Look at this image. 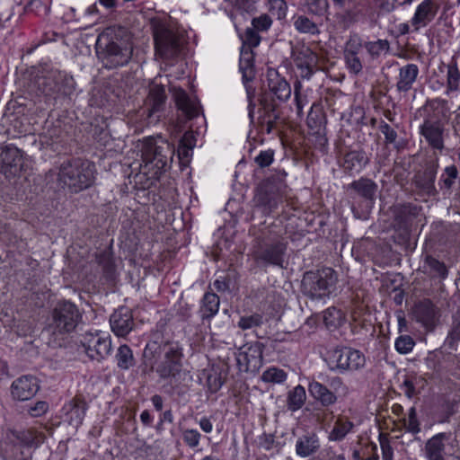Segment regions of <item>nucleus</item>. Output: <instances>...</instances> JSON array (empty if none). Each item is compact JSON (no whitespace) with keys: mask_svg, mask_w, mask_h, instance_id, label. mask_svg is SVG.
I'll list each match as a JSON object with an SVG mask.
<instances>
[{"mask_svg":"<svg viewBox=\"0 0 460 460\" xmlns=\"http://www.w3.org/2000/svg\"><path fill=\"white\" fill-rule=\"evenodd\" d=\"M412 318L428 332H432L440 319V309L430 300L425 298L414 305Z\"/></svg>","mask_w":460,"mask_h":460,"instance_id":"f3484780","label":"nucleus"},{"mask_svg":"<svg viewBox=\"0 0 460 460\" xmlns=\"http://www.w3.org/2000/svg\"><path fill=\"white\" fill-rule=\"evenodd\" d=\"M354 424L347 417L340 416L334 422L333 428L329 433L330 441L342 440L353 429Z\"/></svg>","mask_w":460,"mask_h":460,"instance_id":"f704fd0d","label":"nucleus"},{"mask_svg":"<svg viewBox=\"0 0 460 460\" xmlns=\"http://www.w3.org/2000/svg\"><path fill=\"white\" fill-rule=\"evenodd\" d=\"M111 331L119 337H125L134 328L132 312L128 307H119L110 317Z\"/></svg>","mask_w":460,"mask_h":460,"instance_id":"412c9836","label":"nucleus"},{"mask_svg":"<svg viewBox=\"0 0 460 460\" xmlns=\"http://www.w3.org/2000/svg\"><path fill=\"white\" fill-rule=\"evenodd\" d=\"M420 210L421 207L411 202L396 204L393 208L394 221L400 228L408 229L418 217Z\"/></svg>","mask_w":460,"mask_h":460,"instance_id":"5701e85b","label":"nucleus"},{"mask_svg":"<svg viewBox=\"0 0 460 460\" xmlns=\"http://www.w3.org/2000/svg\"><path fill=\"white\" fill-rule=\"evenodd\" d=\"M337 281V273L332 268L306 271L301 281V291L312 300H321L334 292Z\"/></svg>","mask_w":460,"mask_h":460,"instance_id":"39448f33","label":"nucleus"},{"mask_svg":"<svg viewBox=\"0 0 460 460\" xmlns=\"http://www.w3.org/2000/svg\"><path fill=\"white\" fill-rule=\"evenodd\" d=\"M460 341V313L453 315L452 326L446 339V344L449 349H456Z\"/></svg>","mask_w":460,"mask_h":460,"instance_id":"49530a36","label":"nucleus"},{"mask_svg":"<svg viewBox=\"0 0 460 460\" xmlns=\"http://www.w3.org/2000/svg\"><path fill=\"white\" fill-rule=\"evenodd\" d=\"M368 162V157L364 151L353 150L344 155L341 166L347 172H359Z\"/></svg>","mask_w":460,"mask_h":460,"instance_id":"7c9ffc66","label":"nucleus"},{"mask_svg":"<svg viewBox=\"0 0 460 460\" xmlns=\"http://www.w3.org/2000/svg\"><path fill=\"white\" fill-rule=\"evenodd\" d=\"M344 59L350 73L358 75L362 71L363 65L358 55H344Z\"/></svg>","mask_w":460,"mask_h":460,"instance_id":"680f3d73","label":"nucleus"},{"mask_svg":"<svg viewBox=\"0 0 460 460\" xmlns=\"http://www.w3.org/2000/svg\"><path fill=\"white\" fill-rule=\"evenodd\" d=\"M287 379V373L278 367H270L265 370L261 376V380L265 383L280 384Z\"/></svg>","mask_w":460,"mask_h":460,"instance_id":"3c124183","label":"nucleus"},{"mask_svg":"<svg viewBox=\"0 0 460 460\" xmlns=\"http://www.w3.org/2000/svg\"><path fill=\"white\" fill-rule=\"evenodd\" d=\"M438 168V160L426 164L422 171L417 172L412 180L413 192L421 198L436 196L438 192L435 186Z\"/></svg>","mask_w":460,"mask_h":460,"instance_id":"ddd939ff","label":"nucleus"},{"mask_svg":"<svg viewBox=\"0 0 460 460\" xmlns=\"http://www.w3.org/2000/svg\"><path fill=\"white\" fill-rule=\"evenodd\" d=\"M309 13L321 16L323 15L328 8L327 0H307Z\"/></svg>","mask_w":460,"mask_h":460,"instance_id":"e2e57ef3","label":"nucleus"},{"mask_svg":"<svg viewBox=\"0 0 460 460\" xmlns=\"http://www.w3.org/2000/svg\"><path fill=\"white\" fill-rule=\"evenodd\" d=\"M87 409L88 404L82 394H76L63 407L69 423L75 427L83 423Z\"/></svg>","mask_w":460,"mask_h":460,"instance_id":"a878e982","label":"nucleus"},{"mask_svg":"<svg viewBox=\"0 0 460 460\" xmlns=\"http://www.w3.org/2000/svg\"><path fill=\"white\" fill-rule=\"evenodd\" d=\"M96 54L105 68L114 69L128 64L133 55V43L128 30L123 26H110L99 35Z\"/></svg>","mask_w":460,"mask_h":460,"instance_id":"f03ea898","label":"nucleus"},{"mask_svg":"<svg viewBox=\"0 0 460 460\" xmlns=\"http://www.w3.org/2000/svg\"><path fill=\"white\" fill-rule=\"evenodd\" d=\"M249 82L243 83L245 85V90L247 93L248 99V109H249V117L251 119L253 118L255 103L253 102V98L255 96V88L248 84Z\"/></svg>","mask_w":460,"mask_h":460,"instance_id":"774afa93","label":"nucleus"},{"mask_svg":"<svg viewBox=\"0 0 460 460\" xmlns=\"http://www.w3.org/2000/svg\"><path fill=\"white\" fill-rule=\"evenodd\" d=\"M364 49L372 59L378 58L382 53H387L390 50V42L387 40H377L375 41L364 42Z\"/></svg>","mask_w":460,"mask_h":460,"instance_id":"a19ab883","label":"nucleus"},{"mask_svg":"<svg viewBox=\"0 0 460 460\" xmlns=\"http://www.w3.org/2000/svg\"><path fill=\"white\" fill-rule=\"evenodd\" d=\"M457 177L458 171L455 165L446 167L439 178L438 185L440 189H446L447 190H449L454 185Z\"/></svg>","mask_w":460,"mask_h":460,"instance_id":"de8ad7c7","label":"nucleus"},{"mask_svg":"<svg viewBox=\"0 0 460 460\" xmlns=\"http://www.w3.org/2000/svg\"><path fill=\"white\" fill-rule=\"evenodd\" d=\"M378 128L385 136V145H394V147L396 149H400L402 147V144L397 141V132L388 123L382 120Z\"/></svg>","mask_w":460,"mask_h":460,"instance_id":"09e8293b","label":"nucleus"},{"mask_svg":"<svg viewBox=\"0 0 460 460\" xmlns=\"http://www.w3.org/2000/svg\"><path fill=\"white\" fill-rule=\"evenodd\" d=\"M403 426L408 432L413 435L420 432V424L417 417L415 407H411L409 410L408 418L403 419Z\"/></svg>","mask_w":460,"mask_h":460,"instance_id":"864d4df0","label":"nucleus"},{"mask_svg":"<svg viewBox=\"0 0 460 460\" xmlns=\"http://www.w3.org/2000/svg\"><path fill=\"white\" fill-rule=\"evenodd\" d=\"M457 402L447 398L441 400L438 405L435 416L438 423H447L456 412Z\"/></svg>","mask_w":460,"mask_h":460,"instance_id":"c9c22d12","label":"nucleus"},{"mask_svg":"<svg viewBox=\"0 0 460 460\" xmlns=\"http://www.w3.org/2000/svg\"><path fill=\"white\" fill-rule=\"evenodd\" d=\"M456 439L451 432H440L429 439L422 449L427 460H448L455 452Z\"/></svg>","mask_w":460,"mask_h":460,"instance_id":"f8f14e48","label":"nucleus"},{"mask_svg":"<svg viewBox=\"0 0 460 460\" xmlns=\"http://www.w3.org/2000/svg\"><path fill=\"white\" fill-rule=\"evenodd\" d=\"M82 319L78 307L67 300L58 301L51 312L48 332L53 335H63L73 332Z\"/></svg>","mask_w":460,"mask_h":460,"instance_id":"6e6552de","label":"nucleus"},{"mask_svg":"<svg viewBox=\"0 0 460 460\" xmlns=\"http://www.w3.org/2000/svg\"><path fill=\"white\" fill-rule=\"evenodd\" d=\"M172 97L176 106L186 119H192L201 112V106L198 100L190 98L187 93L181 88L172 89Z\"/></svg>","mask_w":460,"mask_h":460,"instance_id":"4be33fe9","label":"nucleus"},{"mask_svg":"<svg viewBox=\"0 0 460 460\" xmlns=\"http://www.w3.org/2000/svg\"><path fill=\"white\" fill-rule=\"evenodd\" d=\"M325 361L331 371L344 374L362 368L365 366L366 358L358 349L341 346L329 350Z\"/></svg>","mask_w":460,"mask_h":460,"instance_id":"1a4fd4ad","label":"nucleus"},{"mask_svg":"<svg viewBox=\"0 0 460 460\" xmlns=\"http://www.w3.org/2000/svg\"><path fill=\"white\" fill-rule=\"evenodd\" d=\"M36 84L40 92L45 96L70 98L75 90L73 76L60 71L51 72L47 76L39 77Z\"/></svg>","mask_w":460,"mask_h":460,"instance_id":"9b49d317","label":"nucleus"},{"mask_svg":"<svg viewBox=\"0 0 460 460\" xmlns=\"http://www.w3.org/2000/svg\"><path fill=\"white\" fill-rule=\"evenodd\" d=\"M262 353V345L258 342L249 346L245 351L240 352L236 358L240 370L258 372L263 364Z\"/></svg>","mask_w":460,"mask_h":460,"instance_id":"6ab92c4d","label":"nucleus"},{"mask_svg":"<svg viewBox=\"0 0 460 460\" xmlns=\"http://www.w3.org/2000/svg\"><path fill=\"white\" fill-rule=\"evenodd\" d=\"M320 440L314 432H306L297 438L296 442V453L300 457H308L318 452Z\"/></svg>","mask_w":460,"mask_h":460,"instance_id":"c756f323","label":"nucleus"},{"mask_svg":"<svg viewBox=\"0 0 460 460\" xmlns=\"http://www.w3.org/2000/svg\"><path fill=\"white\" fill-rule=\"evenodd\" d=\"M309 395L315 401L319 407L314 409L313 416L314 420L323 424L333 419V411L331 410L339 400L338 394L323 383L312 379L308 384Z\"/></svg>","mask_w":460,"mask_h":460,"instance_id":"9d476101","label":"nucleus"},{"mask_svg":"<svg viewBox=\"0 0 460 460\" xmlns=\"http://www.w3.org/2000/svg\"><path fill=\"white\" fill-rule=\"evenodd\" d=\"M167 95L165 88L162 84H153L148 92V95L145 101V107L151 117L154 114L164 110L166 102Z\"/></svg>","mask_w":460,"mask_h":460,"instance_id":"bb28decb","label":"nucleus"},{"mask_svg":"<svg viewBox=\"0 0 460 460\" xmlns=\"http://www.w3.org/2000/svg\"><path fill=\"white\" fill-rule=\"evenodd\" d=\"M254 54L249 47H242L239 60V69L242 73L243 82H251L254 78Z\"/></svg>","mask_w":460,"mask_h":460,"instance_id":"2f4dec72","label":"nucleus"},{"mask_svg":"<svg viewBox=\"0 0 460 460\" xmlns=\"http://www.w3.org/2000/svg\"><path fill=\"white\" fill-rule=\"evenodd\" d=\"M425 263L429 269L431 278H439L440 279L447 278L448 270L443 261H438L431 255H427Z\"/></svg>","mask_w":460,"mask_h":460,"instance_id":"79ce46f5","label":"nucleus"},{"mask_svg":"<svg viewBox=\"0 0 460 460\" xmlns=\"http://www.w3.org/2000/svg\"><path fill=\"white\" fill-rule=\"evenodd\" d=\"M306 400V393L304 386L301 385L294 387L289 391L287 398L288 409L291 411H296L302 408Z\"/></svg>","mask_w":460,"mask_h":460,"instance_id":"4c0bfd02","label":"nucleus"},{"mask_svg":"<svg viewBox=\"0 0 460 460\" xmlns=\"http://www.w3.org/2000/svg\"><path fill=\"white\" fill-rule=\"evenodd\" d=\"M274 155L275 152L272 149L262 150L254 157V163L260 168L268 167L273 163Z\"/></svg>","mask_w":460,"mask_h":460,"instance_id":"bf43d9fd","label":"nucleus"},{"mask_svg":"<svg viewBox=\"0 0 460 460\" xmlns=\"http://www.w3.org/2000/svg\"><path fill=\"white\" fill-rule=\"evenodd\" d=\"M377 188V184L368 178L361 177L353 181L347 188L352 206L354 207L357 199H361L360 206L367 211L370 210L375 204Z\"/></svg>","mask_w":460,"mask_h":460,"instance_id":"4468645a","label":"nucleus"},{"mask_svg":"<svg viewBox=\"0 0 460 460\" xmlns=\"http://www.w3.org/2000/svg\"><path fill=\"white\" fill-rule=\"evenodd\" d=\"M173 155L174 147L168 142L157 145L153 140H148L142 150V158L145 163L142 167L144 173L158 179L170 167Z\"/></svg>","mask_w":460,"mask_h":460,"instance_id":"423d86ee","label":"nucleus"},{"mask_svg":"<svg viewBox=\"0 0 460 460\" xmlns=\"http://www.w3.org/2000/svg\"><path fill=\"white\" fill-rule=\"evenodd\" d=\"M219 309V297L215 293H206L200 308L201 318L209 319L216 315Z\"/></svg>","mask_w":460,"mask_h":460,"instance_id":"e433bc0d","label":"nucleus"},{"mask_svg":"<svg viewBox=\"0 0 460 460\" xmlns=\"http://www.w3.org/2000/svg\"><path fill=\"white\" fill-rule=\"evenodd\" d=\"M95 166L89 161L73 159L59 166L58 180L62 188L72 193H78L90 188L94 181Z\"/></svg>","mask_w":460,"mask_h":460,"instance_id":"7ed1b4c3","label":"nucleus"},{"mask_svg":"<svg viewBox=\"0 0 460 460\" xmlns=\"http://www.w3.org/2000/svg\"><path fill=\"white\" fill-rule=\"evenodd\" d=\"M415 345L414 340L410 335L399 336L394 343L395 349L400 354H407L412 350Z\"/></svg>","mask_w":460,"mask_h":460,"instance_id":"13d9d810","label":"nucleus"},{"mask_svg":"<svg viewBox=\"0 0 460 460\" xmlns=\"http://www.w3.org/2000/svg\"><path fill=\"white\" fill-rule=\"evenodd\" d=\"M270 11L276 14L278 19L286 17L288 5L285 0H270Z\"/></svg>","mask_w":460,"mask_h":460,"instance_id":"0e129e2a","label":"nucleus"},{"mask_svg":"<svg viewBox=\"0 0 460 460\" xmlns=\"http://www.w3.org/2000/svg\"><path fill=\"white\" fill-rule=\"evenodd\" d=\"M286 176L287 172L284 170L276 171V173L266 179L261 185L258 201L268 208L269 212L277 208L278 201L274 195L286 188Z\"/></svg>","mask_w":460,"mask_h":460,"instance_id":"2eb2a0df","label":"nucleus"},{"mask_svg":"<svg viewBox=\"0 0 460 460\" xmlns=\"http://www.w3.org/2000/svg\"><path fill=\"white\" fill-rule=\"evenodd\" d=\"M22 454V447L13 442H5L0 448V456L3 460H17Z\"/></svg>","mask_w":460,"mask_h":460,"instance_id":"8fccbe9b","label":"nucleus"},{"mask_svg":"<svg viewBox=\"0 0 460 460\" xmlns=\"http://www.w3.org/2000/svg\"><path fill=\"white\" fill-rule=\"evenodd\" d=\"M263 323V317L260 314L242 316L238 322V327L242 330H248L252 327L261 326Z\"/></svg>","mask_w":460,"mask_h":460,"instance_id":"6e6d98bb","label":"nucleus"},{"mask_svg":"<svg viewBox=\"0 0 460 460\" xmlns=\"http://www.w3.org/2000/svg\"><path fill=\"white\" fill-rule=\"evenodd\" d=\"M181 438L187 447L193 449L199 447L201 434L194 429H184L181 430Z\"/></svg>","mask_w":460,"mask_h":460,"instance_id":"5fc2aeb1","label":"nucleus"},{"mask_svg":"<svg viewBox=\"0 0 460 460\" xmlns=\"http://www.w3.org/2000/svg\"><path fill=\"white\" fill-rule=\"evenodd\" d=\"M40 389L38 379L31 375L16 378L11 385V395L17 401H27L36 395Z\"/></svg>","mask_w":460,"mask_h":460,"instance_id":"aec40b11","label":"nucleus"},{"mask_svg":"<svg viewBox=\"0 0 460 460\" xmlns=\"http://www.w3.org/2000/svg\"><path fill=\"white\" fill-rule=\"evenodd\" d=\"M119 368L128 370L136 363L132 349L126 344L120 345L116 354Z\"/></svg>","mask_w":460,"mask_h":460,"instance_id":"ea45409f","label":"nucleus"},{"mask_svg":"<svg viewBox=\"0 0 460 460\" xmlns=\"http://www.w3.org/2000/svg\"><path fill=\"white\" fill-rule=\"evenodd\" d=\"M438 8L439 5L432 0H424L416 9L411 21V25L415 27L416 31H418L420 26L424 27L428 25L435 18Z\"/></svg>","mask_w":460,"mask_h":460,"instance_id":"c85d7f7f","label":"nucleus"},{"mask_svg":"<svg viewBox=\"0 0 460 460\" xmlns=\"http://www.w3.org/2000/svg\"><path fill=\"white\" fill-rule=\"evenodd\" d=\"M292 57L297 68L314 67L318 62V57L311 49L302 47L292 51Z\"/></svg>","mask_w":460,"mask_h":460,"instance_id":"72a5a7b5","label":"nucleus"},{"mask_svg":"<svg viewBox=\"0 0 460 460\" xmlns=\"http://www.w3.org/2000/svg\"><path fill=\"white\" fill-rule=\"evenodd\" d=\"M460 89V70L456 62L452 61L447 65V93L456 92Z\"/></svg>","mask_w":460,"mask_h":460,"instance_id":"37998d69","label":"nucleus"},{"mask_svg":"<svg viewBox=\"0 0 460 460\" xmlns=\"http://www.w3.org/2000/svg\"><path fill=\"white\" fill-rule=\"evenodd\" d=\"M364 48V42L361 38L356 34L349 36L344 49V55H358L361 49Z\"/></svg>","mask_w":460,"mask_h":460,"instance_id":"4d7b16f0","label":"nucleus"},{"mask_svg":"<svg viewBox=\"0 0 460 460\" xmlns=\"http://www.w3.org/2000/svg\"><path fill=\"white\" fill-rule=\"evenodd\" d=\"M231 4L234 11L242 15H252L257 12L256 2L254 0H234Z\"/></svg>","mask_w":460,"mask_h":460,"instance_id":"603ef678","label":"nucleus"},{"mask_svg":"<svg viewBox=\"0 0 460 460\" xmlns=\"http://www.w3.org/2000/svg\"><path fill=\"white\" fill-rule=\"evenodd\" d=\"M0 158L4 172L15 175L23 165V153L15 146L10 144L2 148Z\"/></svg>","mask_w":460,"mask_h":460,"instance_id":"b1692460","label":"nucleus"},{"mask_svg":"<svg viewBox=\"0 0 460 460\" xmlns=\"http://www.w3.org/2000/svg\"><path fill=\"white\" fill-rule=\"evenodd\" d=\"M224 384L223 378L220 374H209L207 377V385L210 393L215 394L220 390Z\"/></svg>","mask_w":460,"mask_h":460,"instance_id":"69168bd1","label":"nucleus"},{"mask_svg":"<svg viewBox=\"0 0 460 460\" xmlns=\"http://www.w3.org/2000/svg\"><path fill=\"white\" fill-rule=\"evenodd\" d=\"M272 23L271 19L267 14H262L259 17L253 18L252 21V24L253 29L258 31H266L268 30Z\"/></svg>","mask_w":460,"mask_h":460,"instance_id":"338daca9","label":"nucleus"},{"mask_svg":"<svg viewBox=\"0 0 460 460\" xmlns=\"http://www.w3.org/2000/svg\"><path fill=\"white\" fill-rule=\"evenodd\" d=\"M155 55L163 59L176 58L185 43L182 33H180L164 22H156L153 27Z\"/></svg>","mask_w":460,"mask_h":460,"instance_id":"0eeeda50","label":"nucleus"},{"mask_svg":"<svg viewBox=\"0 0 460 460\" xmlns=\"http://www.w3.org/2000/svg\"><path fill=\"white\" fill-rule=\"evenodd\" d=\"M196 145V137L192 131H187L181 137L178 149V158L182 164H187L192 155L193 147Z\"/></svg>","mask_w":460,"mask_h":460,"instance_id":"473e14b6","label":"nucleus"},{"mask_svg":"<svg viewBox=\"0 0 460 460\" xmlns=\"http://www.w3.org/2000/svg\"><path fill=\"white\" fill-rule=\"evenodd\" d=\"M420 69L416 64H406L399 68L396 77V90L399 93H407L417 82Z\"/></svg>","mask_w":460,"mask_h":460,"instance_id":"cd10ccee","label":"nucleus"},{"mask_svg":"<svg viewBox=\"0 0 460 460\" xmlns=\"http://www.w3.org/2000/svg\"><path fill=\"white\" fill-rule=\"evenodd\" d=\"M182 347L178 341H164L160 332L153 333L143 351L144 365L155 370L161 379L176 377L182 367Z\"/></svg>","mask_w":460,"mask_h":460,"instance_id":"f257e3e1","label":"nucleus"},{"mask_svg":"<svg viewBox=\"0 0 460 460\" xmlns=\"http://www.w3.org/2000/svg\"><path fill=\"white\" fill-rule=\"evenodd\" d=\"M260 41L261 37L255 30L253 28H247L243 37L242 47H249L250 49H252V48H255L260 44Z\"/></svg>","mask_w":460,"mask_h":460,"instance_id":"052dcab7","label":"nucleus"},{"mask_svg":"<svg viewBox=\"0 0 460 460\" xmlns=\"http://www.w3.org/2000/svg\"><path fill=\"white\" fill-rule=\"evenodd\" d=\"M87 356L93 359L101 361L105 358L111 350V341L109 336L101 332H86L80 340Z\"/></svg>","mask_w":460,"mask_h":460,"instance_id":"dca6fc26","label":"nucleus"},{"mask_svg":"<svg viewBox=\"0 0 460 460\" xmlns=\"http://www.w3.org/2000/svg\"><path fill=\"white\" fill-rule=\"evenodd\" d=\"M343 321V314L336 307H329L323 312V323L329 330L340 327Z\"/></svg>","mask_w":460,"mask_h":460,"instance_id":"c03bdc74","label":"nucleus"},{"mask_svg":"<svg viewBox=\"0 0 460 460\" xmlns=\"http://www.w3.org/2000/svg\"><path fill=\"white\" fill-rule=\"evenodd\" d=\"M444 131L445 124L433 115L427 116L420 128V133L427 143L433 149L439 151L445 148Z\"/></svg>","mask_w":460,"mask_h":460,"instance_id":"a211bd4d","label":"nucleus"},{"mask_svg":"<svg viewBox=\"0 0 460 460\" xmlns=\"http://www.w3.org/2000/svg\"><path fill=\"white\" fill-rule=\"evenodd\" d=\"M294 27L300 33H309L312 35L320 33L317 24L305 15H299L295 19Z\"/></svg>","mask_w":460,"mask_h":460,"instance_id":"a18cd8bd","label":"nucleus"},{"mask_svg":"<svg viewBox=\"0 0 460 460\" xmlns=\"http://www.w3.org/2000/svg\"><path fill=\"white\" fill-rule=\"evenodd\" d=\"M287 248L288 242L285 238L268 233L255 238L252 254L258 265L284 268Z\"/></svg>","mask_w":460,"mask_h":460,"instance_id":"20e7f679","label":"nucleus"},{"mask_svg":"<svg viewBox=\"0 0 460 460\" xmlns=\"http://www.w3.org/2000/svg\"><path fill=\"white\" fill-rule=\"evenodd\" d=\"M266 76L270 92L279 101H287L291 95V87L287 80L274 68H269Z\"/></svg>","mask_w":460,"mask_h":460,"instance_id":"393cba45","label":"nucleus"},{"mask_svg":"<svg viewBox=\"0 0 460 460\" xmlns=\"http://www.w3.org/2000/svg\"><path fill=\"white\" fill-rule=\"evenodd\" d=\"M260 104L263 114L261 119H279L280 114L278 111V103L268 93L261 95Z\"/></svg>","mask_w":460,"mask_h":460,"instance_id":"58836bf2","label":"nucleus"}]
</instances>
